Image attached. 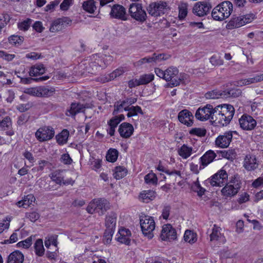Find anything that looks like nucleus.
Segmentation results:
<instances>
[{"instance_id":"1","label":"nucleus","mask_w":263,"mask_h":263,"mask_svg":"<svg viewBox=\"0 0 263 263\" xmlns=\"http://www.w3.org/2000/svg\"><path fill=\"white\" fill-rule=\"evenodd\" d=\"M178 70L177 68L170 67L165 70V81L167 82V86L173 87L179 85L180 83H185L187 79V74H180L178 77Z\"/></svg>"},{"instance_id":"2","label":"nucleus","mask_w":263,"mask_h":263,"mask_svg":"<svg viewBox=\"0 0 263 263\" xmlns=\"http://www.w3.org/2000/svg\"><path fill=\"white\" fill-rule=\"evenodd\" d=\"M233 5L230 1H224L215 7L212 12V16L216 21H222L231 15Z\"/></svg>"},{"instance_id":"3","label":"nucleus","mask_w":263,"mask_h":263,"mask_svg":"<svg viewBox=\"0 0 263 263\" xmlns=\"http://www.w3.org/2000/svg\"><path fill=\"white\" fill-rule=\"evenodd\" d=\"M128 12L130 17L140 23H144L147 19V14L142 4L133 3L129 5Z\"/></svg>"},{"instance_id":"4","label":"nucleus","mask_w":263,"mask_h":263,"mask_svg":"<svg viewBox=\"0 0 263 263\" xmlns=\"http://www.w3.org/2000/svg\"><path fill=\"white\" fill-rule=\"evenodd\" d=\"M108 209L109 203L106 199H98L91 201L87 207L86 211L90 214L97 213L99 215H102Z\"/></svg>"},{"instance_id":"5","label":"nucleus","mask_w":263,"mask_h":263,"mask_svg":"<svg viewBox=\"0 0 263 263\" xmlns=\"http://www.w3.org/2000/svg\"><path fill=\"white\" fill-rule=\"evenodd\" d=\"M254 18L253 14H248L244 15L233 17L227 24L226 28L228 29H233L240 27L248 23H251Z\"/></svg>"},{"instance_id":"6","label":"nucleus","mask_w":263,"mask_h":263,"mask_svg":"<svg viewBox=\"0 0 263 263\" xmlns=\"http://www.w3.org/2000/svg\"><path fill=\"white\" fill-rule=\"evenodd\" d=\"M140 226L143 234L148 238H152V233L155 228V223L153 218L149 216L142 217L140 219Z\"/></svg>"},{"instance_id":"7","label":"nucleus","mask_w":263,"mask_h":263,"mask_svg":"<svg viewBox=\"0 0 263 263\" xmlns=\"http://www.w3.org/2000/svg\"><path fill=\"white\" fill-rule=\"evenodd\" d=\"M86 60L85 65H86V70L90 73H95L96 70L98 67L104 68L106 66V63L98 54L92 55L89 61Z\"/></svg>"},{"instance_id":"8","label":"nucleus","mask_w":263,"mask_h":263,"mask_svg":"<svg viewBox=\"0 0 263 263\" xmlns=\"http://www.w3.org/2000/svg\"><path fill=\"white\" fill-rule=\"evenodd\" d=\"M54 136V129L49 126H44L40 127L35 132V136L40 142L49 141Z\"/></svg>"},{"instance_id":"9","label":"nucleus","mask_w":263,"mask_h":263,"mask_svg":"<svg viewBox=\"0 0 263 263\" xmlns=\"http://www.w3.org/2000/svg\"><path fill=\"white\" fill-rule=\"evenodd\" d=\"M215 107L213 108L211 104H206L204 106L199 107L196 111L195 117L197 120L204 121L209 119L212 120L213 112L215 111Z\"/></svg>"},{"instance_id":"10","label":"nucleus","mask_w":263,"mask_h":263,"mask_svg":"<svg viewBox=\"0 0 263 263\" xmlns=\"http://www.w3.org/2000/svg\"><path fill=\"white\" fill-rule=\"evenodd\" d=\"M228 174L224 170H220L212 176L209 182L213 186H221L227 181Z\"/></svg>"},{"instance_id":"11","label":"nucleus","mask_w":263,"mask_h":263,"mask_svg":"<svg viewBox=\"0 0 263 263\" xmlns=\"http://www.w3.org/2000/svg\"><path fill=\"white\" fill-rule=\"evenodd\" d=\"M212 6L209 2H198L193 8V13L198 16H203L208 14Z\"/></svg>"},{"instance_id":"12","label":"nucleus","mask_w":263,"mask_h":263,"mask_svg":"<svg viewBox=\"0 0 263 263\" xmlns=\"http://www.w3.org/2000/svg\"><path fill=\"white\" fill-rule=\"evenodd\" d=\"M148 13L153 16H159L164 14V2L158 1L150 4L147 7Z\"/></svg>"},{"instance_id":"13","label":"nucleus","mask_w":263,"mask_h":263,"mask_svg":"<svg viewBox=\"0 0 263 263\" xmlns=\"http://www.w3.org/2000/svg\"><path fill=\"white\" fill-rule=\"evenodd\" d=\"M240 188V185L238 183L231 182L222 189L221 194L226 199L231 198L237 194Z\"/></svg>"},{"instance_id":"14","label":"nucleus","mask_w":263,"mask_h":263,"mask_svg":"<svg viewBox=\"0 0 263 263\" xmlns=\"http://www.w3.org/2000/svg\"><path fill=\"white\" fill-rule=\"evenodd\" d=\"M72 21L68 17H63L54 21L50 27V31L52 32L60 31L70 25Z\"/></svg>"},{"instance_id":"15","label":"nucleus","mask_w":263,"mask_h":263,"mask_svg":"<svg viewBox=\"0 0 263 263\" xmlns=\"http://www.w3.org/2000/svg\"><path fill=\"white\" fill-rule=\"evenodd\" d=\"M240 127L243 130H252L257 125L256 121L251 116L243 115L239 119Z\"/></svg>"},{"instance_id":"16","label":"nucleus","mask_w":263,"mask_h":263,"mask_svg":"<svg viewBox=\"0 0 263 263\" xmlns=\"http://www.w3.org/2000/svg\"><path fill=\"white\" fill-rule=\"evenodd\" d=\"M233 133L237 134L236 131H229L222 135L219 136L215 140L216 145L221 148L228 147L232 141Z\"/></svg>"},{"instance_id":"17","label":"nucleus","mask_w":263,"mask_h":263,"mask_svg":"<svg viewBox=\"0 0 263 263\" xmlns=\"http://www.w3.org/2000/svg\"><path fill=\"white\" fill-rule=\"evenodd\" d=\"M179 122L188 127L193 124L194 116L192 113L187 109H183L180 111L178 115Z\"/></svg>"},{"instance_id":"18","label":"nucleus","mask_w":263,"mask_h":263,"mask_svg":"<svg viewBox=\"0 0 263 263\" xmlns=\"http://www.w3.org/2000/svg\"><path fill=\"white\" fill-rule=\"evenodd\" d=\"M50 177L53 181L60 185L62 184L64 185H72L74 183V181L71 178L68 179L67 180H64V176L62 174V171L60 170L55 171L52 172L50 175Z\"/></svg>"},{"instance_id":"19","label":"nucleus","mask_w":263,"mask_h":263,"mask_svg":"<svg viewBox=\"0 0 263 263\" xmlns=\"http://www.w3.org/2000/svg\"><path fill=\"white\" fill-rule=\"evenodd\" d=\"M110 15L112 18L124 21L127 20L125 9L124 7L120 5H115L112 7Z\"/></svg>"},{"instance_id":"20","label":"nucleus","mask_w":263,"mask_h":263,"mask_svg":"<svg viewBox=\"0 0 263 263\" xmlns=\"http://www.w3.org/2000/svg\"><path fill=\"white\" fill-rule=\"evenodd\" d=\"M225 119L224 115L222 112H220L219 106L215 107V110L213 112V116L212 117V121L216 125L224 126L229 124L228 121Z\"/></svg>"},{"instance_id":"21","label":"nucleus","mask_w":263,"mask_h":263,"mask_svg":"<svg viewBox=\"0 0 263 263\" xmlns=\"http://www.w3.org/2000/svg\"><path fill=\"white\" fill-rule=\"evenodd\" d=\"M178 240V234L176 229L170 223H165V241L173 243Z\"/></svg>"},{"instance_id":"22","label":"nucleus","mask_w":263,"mask_h":263,"mask_svg":"<svg viewBox=\"0 0 263 263\" xmlns=\"http://www.w3.org/2000/svg\"><path fill=\"white\" fill-rule=\"evenodd\" d=\"M220 230L221 229L220 227L217 226L216 224L214 225L212 229V232L210 235L211 241L217 242V243H223L225 242V238L223 234H221Z\"/></svg>"},{"instance_id":"23","label":"nucleus","mask_w":263,"mask_h":263,"mask_svg":"<svg viewBox=\"0 0 263 263\" xmlns=\"http://www.w3.org/2000/svg\"><path fill=\"white\" fill-rule=\"evenodd\" d=\"M243 166L248 171L255 170L258 166L256 158L254 155H247L243 161Z\"/></svg>"},{"instance_id":"24","label":"nucleus","mask_w":263,"mask_h":263,"mask_svg":"<svg viewBox=\"0 0 263 263\" xmlns=\"http://www.w3.org/2000/svg\"><path fill=\"white\" fill-rule=\"evenodd\" d=\"M118 131L121 137L128 138L133 134L134 127L131 124L124 122L120 125Z\"/></svg>"},{"instance_id":"25","label":"nucleus","mask_w":263,"mask_h":263,"mask_svg":"<svg viewBox=\"0 0 263 263\" xmlns=\"http://www.w3.org/2000/svg\"><path fill=\"white\" fill-rule=\"evenodd\" d=\"M216 157V154L214 151L212 150L208 151L201 157L200 158V169H202L210 163L213 162L214 159Z\"/></svg>"},{"instance_id":"26","label":"nucleus","mask_w":263,"mask_h":263,"mask_svg":"<svg viewBox=\"0 0 263 263\" xmlns=\"http://www.w3.org/2000/svg\"><path fill=\"white\" fill-rule=\"evenodd\" d=\"M219 106L220 112L224 115L225 119H227L229 123L232 119L235 112L234 107L230 104H224Z\"/></svg>"},{"instance_id":"27","label":"nucleus","mask_w":263,"mask_h":263,"mask_svg":"<svg viewBox=\"0 0 263 263\" xmlns=\"http://www.w3.org/2000/svg\"><path fill=\"white\" fill-rule=\"evenodd\" d=\"M131 233L129 230L121 228L119 230L117 240L121 243L129 245L130 241Z\"/></svg>"},{"instance_id":"28","label":"nucleus","mask_w":263,"mask_h":263,"mask_svg":"<svg viewBox=\"0 0 263 263\" xmlns=\"http://www.w3.org/2000/svg\"><path fill=\"white\" fill-rule=\"evenodd\" d=\"M261 81V77L260 75H257L253 78H250L248 79H242L237 81L235 82L234 85L236 86H243L248 85L251 84L257 83Z\"/></svg>"},{"instance_id":"29","label":"nucleus","mask_w":263,"mask_h":263,"mask_svg":"<svg viewBox=\"0 0 263 263\" xmlns=\"http://www.w3.org/2000/svg\"><path fill=\"white\" fill-rule=\"evenodd\" d=\"M24 260L23 254L18 251H15L9 255L7 263H23Z\"/></svg>"},{"instance_id":"30","label":"nucleus","mask_w":263,"mask_h":263,"mask_svg":"<svg viewBox=\"0 0 263 263\" xmlns=\"http://www.w3.org/2000/svg\"><path fill=\"white\" fill-rule=\"evenodd\" d=\"M117 215L114 213L108 214L105 219L106 229L114 231L116 224Z\"/></svg>"},{"instance_id":"31","label":"nucleus","mask_w":263,"mask_h":263,"mask_svg":"<svg viewBox=\"0 0 263 263\" xmlns=\"http://www.w3.org/2000/svg\"><path fill=\"white\" fill-rule=\"evenodd\" d=\"M45 72V68L43 64H35L31 66L29 70V75L31 77H36L43 74Z\"/></svg>"},{"instance_id":"32","label":"nucleus","mask_w":263,"mask_h":263,"mask_svg":"<svg viewBox=\"0 0 263 263\" xmlns=\"http://www.w3.org/2000/svg\"><path fill=\"white\" fill-rule=\"evenodd\" d=\"M35 198L32 194H29L24 197L22 200L19 201L16 204L19 207L27 208L30 206L33 202H34Z\"/></svg>"},{"instance_id":"33","label":"nucleus","mask_w":263,"mask_h":263,"mask_svg":"<svg viewBox=\"0 0 263 263\" xmlns=\"http://www.w3.org/2000/svg\"><path fill=\"white\" fill-rule=\"evenodd\" d=\"M125 71V70L123 67H120L117 68L111 73H109L108 74V77L105 78L104 79L101 80V82L104 83L105 82L113 80L117 77L122 75Z\"/></svg>"},{"instance_id":"34","label":"nucleus","mask_w":263,"mask_h":263,"mask_svg":"<svg viewBox=\"0 0 263 263\" xmlns=\"http://www.w3.org/2000/svg\"><path fill=\"white\" fill-rule=\"evenodd\" d=\"M193 148L187 145L183 144L178 150V154L183 159L189 158L192 154Z\"/></svg>"},{"instance_id":"35","label":"nucleus","mask_w":263,"mask_h":263,"mask_svg":"<svg viewBox=\"0 0 263 263\" xmlns=\"http://www.w3.org/2000/svg\"><path fill=\"white\" fill-rule=\"evenodd\" d=\"M155 192L153 191H143L139 195V199L143 202L147 203L153 199L155 197Z\"/></svg>"},{"instance_id":"36","label":"nucleus","mask_w":263,"mask_h":263,"mask_svg":"<svg viewBox=\"0 0 263 263\" xmlns=\"http://www.w3.org/2000/svg\"><path fill=\"white\" fill-rule=\"evenodd\" d=\"M69 132L64 129L62 132L56 136V140L59 145H63L67 143L69 137Z\"/></svg>"},{"instance_id":"37","label":"nucleus","mask_w":263,"mask_h":263,"mask_svg":"<svg viewBox=\"0 0 263 263\" xmlns=\"http://www.w3.org/2000/svg\"><path fill=\"white\" fill-rule=\"evenodd\" d=\"M82 7L84 10L90 13H93L96 9L94 0H87L84 2Z\"/></svg>"},{"instance_id":"38","label":"nucleus","mask_w":263,"mask_h":263,"mask_svg":"<svg viewBox=\"0 0 263 263\" xmlns=\"http://www.w3.org/2000/svg\"><path fill=\"white\" fill-rule=\"evenodd\" d=\"M55 89L45 86L39 87V97H48L53 95Z\"/></svg>"},{"instance_id":"39","label":"nucleus","mask_w":263,"mask_h":263,"mask_svg":"<svg viewBox=\"0 0 263 263\" xmlns=\"http://www.w3.org/2000/svg\"><path fill=\"white\" fill-rule=\"evenodd\" d=\"M204 97L207 99H215L220 97L223 98V91L214 89L205 93Z\"/></svg>"},{"instance_id":"40","label":"nucleus","mask_w":263,"mask_h":263,"mask_svg":"<svg viewBox=\"0 0 263 263\" xmlns=\"http://www.w3.org/2000/svg\"><path fill=\"white\" fill-rule=\"evenodd\" d=\"M188 4L186 3L181 2L179 5V15L178 17L180 20H183L187 14Z\"/></svg>"},{"instance_id":"41","label":"nucleus","mask_w":263,"mask_h":263,"mask_svg":"<svg viewBox=\"0 0 263 263\" xmlns=\"http://www.w3.org/2000/svg\"><path fill=\"white\" fill-rule=\"evenodd\" d=\"M125 111H128V113L127 114V116L128 117L137 116L138 113H140L141 114H143L141 107L138 106L125 107Z\"/></svg>"},{"instance_id":"42","label":"nucleus","mask_w":263,"mask_h":263,"mask_svg":"<svg viewBox=\"0 0 263 263\" xmlns=\"http://www.w3.org/2000/svg\"><path fill=\"white\" fill-rule=\"evenodd\" d=\"M184 239L186 242L193 243L197 241V235L191 230H186L184 233Z\"/></svg>"},{"instance_id":"43","label":"nucleus","mask_w":263,"mask_h":263,"mask_svg":"<svg viewBox=\"0 0 263 263\" xmlns=\"http://www.w3.org/2000/svg\"><path fill=\"white\" fill-rule=\"evenodd\" d=\"M34 249L36 254L39 256H42L44 254L45 249L44 248L42 239H38L35 241Z\"/></svg>"},{"instance_id":"44","label":"nucleus","mask_w":263,"mask_h":263,"mask_svg":"<svg viewBox=\"0 0 263 263\" xmlns=\"http://www.w3.org/2000/svg\"><path fill=\"white\" fill-rule=\"evenodd\" d=\"M127 172V171L124 167L121 166H117L115 168L114 176L116 179H120L126 176Z\"/></svg>"},{"instance_id":"45","label":"nucleus","mask_w":263,"mask_h":263,"mask_svg":"<svg viewBox=\"0 0 263 263\" xmlns=\"http://www.w3.org/2000/svg\"><path fill=\"white\" fill-rule=\"evenodd\" d=\"M223 98L238 97L241 95V90L238 88L231 89L228 91H223Z\"/></svg>"},{"instance_id":"46","label":"nucleus","mask_w":263,"mask_h":263,"mask_svg":"<svg viewBox=\"0 0 263 263\" xmlns=\"http://www.w3.org/2000/svg\"><path fill=\"white\" fill-rule=\"evenodd\" d=\"M12 127L11 120L10 117H6L2 121H0V130L10 129Z\"/></svg>"},{"instance_id":"47","label":"nucleus","mask_w":263,"mask_h":263,"mask_svg":"<svg viewBox=\"0 0 263 263\" xmlns=\"http://www.w3.org/2000/svg\"><path fill=\"white\" fill-rule=\"evenodd\" d=\"M84 106L80 103H72L69 110L70 114L74 116L77 113L82 112L84 110Z\"/></svg>"},{"instance_id":"48","label":"nucleus","mask_w":263,"mask_h":263,"mask_svg":"<svg viewBox=\"0 0 263 263\" xmlns=\"http://www.w3.org/2000/svg\"><path fill=\"white\" fill-rule=\"evenodd\" d=\"M118 157V152L116 149H109L107 152L106 158V160L111 162H115Z\"/></svg>"},{"instance_id":"49","label":"nucleus","mask_w":263,"mask_h":263,"mask_svg":"<svg viewBox=\"0 0 263 263\" xmlns=\"http://www.w3.org/2000/svg\"><path fill=\"white\" fill-rule=\"evenodd\" d=\"M191 189L194 192H197L199 196L204 195L205 191V190L200 186L198 179L192 184Z\"/></svg>"},{"instance_id":"50","label":"nucleus","mask_w":263,"mask_h":263,"mask_svg":"<svg viewBox=\"0 0 263 263\" xmlns=\"http://www.w3.org/2000/svg\"><path fill=\"white\" fill-rule=\"evenodd\" d=\"M154 75L152 73L141 75L139 78L141 85H145L149 83L154 80Z\"/></svg>"},{"instance_id":"51","label":"nucleus","mask_w":263,"mask_h":263,"mask_svg":"<svg viewBox=\"0 0 263 263\" xmlns=\"http://www.w3.org/2000/svg\"><path fill=\"white\" fill-rule=\"evenodd\" d=\"M206 130L203 128H193L189 131V134L191 135H195L200 137L205 136Z\"/></svg>"},{"instance_id":"52","label":"nucleus","mask_w":263,"mask_h":263,"mask_svg":"<svg viewBox=\"0 0 263 263\" xmlns=\"http://www.w3.org/2000/svg\"><path fill=\"white\" fill-rule=\"evenodd\" d=\"M32 20L30 18H27L23 21H22L17 24L18 28L23 31L27 30L30 27L32 24Z\"/></svg>"},{"instance_id":"53","label":"nucleus","mask_w":263,"mask_h":263,"mask_svg":"<svg viewBox=\"0 0 263 263\" xmlns=\"http://www.w3.org/2000/svg\"><path fill=\"white\" fill-rule=\"evenodd\" d=\"M145 182L147 184H156L157 181V178L156 175L153 173H150L144 177Z\"/></svg>"},{"instance_id":"54","label":"nucleus","mask_w":263,"mask_h":263,"mask_svg":"<svg viewBox=\"0 0 263 263\" xmlns=\"http://www.w3.org/2000/svg\"><path fill=\"white\" fill-rule=\"evenodd\" d=\"M32 243V236H31L24 240L20 241L17 243L18 247H22L25 249L29 248Z\"/></svg>"},{"instance_id":"55","label":"nucleus","mask_w":263,"mask_h":263,"mask_svg":"<svg viewBox=\"0 0 263 263\" xmlns=\"http://www.w3.org/2000/svg\"><path fill=\"white\" fill-rule=\"evenodd\" d=\"M210 62L212 65L214 66H220L223 64V60L221 59L220 57L214 55L210 59Z\"/></svg>"},{"instance_id":"56","label":"nucleus","mask_w":263,"mask_h":263,"mask_svg":"<svg viewBox=\"0 0 263 263\" xmlns=\"http://www.w3.org/2000/svg\"><path fill=\"white\" fill-rule=\"evenodd\" d=\"M23 39L24 38L22 36L13 35L9 37L8 41L10 44L16 45L22 43Z\"/></svg>"},{"instance_id":"57","label":"nucleus","mask_w":263,"mask_h":263,"mask_svg":"<svg viewBox=\"0 0 263 263\" xmlns=\"http://www.w3.org/2000/svg\"><path fill=\"white\" fill-rule=\"evenodd\" d=\"M57 237V235H54L50 236L48 239H46L45 240V247L48 248L51 245L57 246L58 243Z\"/></svg>"},{"instance_id":"58","label":"nucleus","mask_w":263,"mask_h":263,"mask_svg":"<svg viewBox=\"0 0 263 263\" xmlns=\"http://www.w3.org/2000/svg\"><path fill=\"white\" fill-rule=\"evenodd\" d=\"M114 231L106 230L104 233L103 241L106 244H109L110 243Z\"/></svg>"},{"instance_id":"59","label":"nucleus","mask_w":263,"mask_h":263,"mask_svg":"<svg viewBox=\"0 0 263 263\" xmlns=\"http://www.w3.org/2000/svg\"><path fill=\"white\" fill-rule=\"evenodd\" d=\"M125 106L123 105L121 101H117L114 105V110L112 112L114 115H116L118 112H122L123 110H125Z\"/></svg>"},{"instance_id":"60","label":"nucleus","mask_w":263,"mask_h":263,"mask_svg":"<svg viewBox=\"0 0 263 263\" xmlns=\"http://www.w3.org/2000/svg\"><path fill=\"white\" fill-rule=\"evenodd\" d=\"M15 57V54H9L4 51L0 50V58L7 61H11Z\"/></svg>"},{"instance_id":"61","label":"nucleus","mask_w":263,"mask_h":263,"mask_svg":"<svg viewBox=\"0 0 263 263\" xmlns=\"http://www.w3.org/2000/svg\"><path fill=\"white\" fill-rule=\"evenodd\" d=\"M25 93L29 95L39 97V87H32L26 89Z\"/></svg>"},{"instance_id":"62","label":"nucleus","mask_w":263,"mask_h":263,"mask_svg":"<svg viewBox=\"0 0 263 263\" xmlns=\"http://www.w3.org/2000/svg\"><path fill=\"white\" fill-rule=\"evenodd\" d=\"M165 174H167L174 180H176L177 177L181 176V173L180 171L174 170H171L168 168H165Z\"/></svg>"},{"instance_id":"63","label":"nucleus","mask_w":263,"mask_h":263,"mask_svg":"<svg viewBox=\"0 0 263 263\" xmlns=\"http://www.w3.org/2000/svg\"><path fill=\"white\" fill-rule=\"evenodd\" d=\"M23 156L29 161L30 163L33 164L35 162V158L31 152L25 151L23 153Z\"/></svg>"},{"instance_id":"64","label":"nucleus","mask_w":263,"mask_h":263,"mask_svg":"<svg viewBox=\"0 0 263 263\" xmlns=\"http://www.w3.org/2000/svg\"><path fill=\"white\" fill-rule=\"evenodd\" d=\"M26 217L32 222L36 221L39 218V214L35 212H32L26 214Z\"/></svg>"}]
</instances>
